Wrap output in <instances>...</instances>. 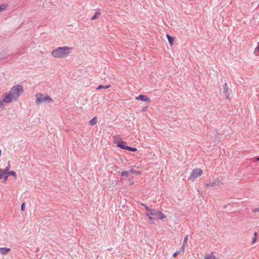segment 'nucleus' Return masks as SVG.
<instances>
[{
  "mask_svg": "<svg viewBox=\"0 0 259 259\" xmlns=\"http://www.w3.org/2000/svg\"><path fill=\"white\" fill-rule=\"evenodd\" d=\"M166 37L168 39V41L170 45L171 46H172L174 45V38L168 34L166 35Z\"/></svg>",
  "mask_w": 259,
  "mask_h": 259,
  "instance_id": "nucleus-14",
  "label": "nucleus"
},
{
  "mask_svg": "<svg viewBox=\"0 0 259 259\" xmlns=\"http://www.w3.org/2000/svg\"><path fill=\"white\" fill-rule=\"evenodd\" d=\"M229 88L228 87L227 83H225L224 85V93L225 94L226 97L227 99L229 98Z\"/></svg>",
  "mask_w": 259,
  "mask_h": 259,
  "instance_id": "nucleus-12",
  "label": "nucleus"
},
{
  "mask_svg": "<svg viewBox=\"0 0 259 259\" xmlns=\"http://www.w3.org/2000/svg\"><path fill=\"white\" fill-rule=\"evenodd\" d=\"M9 169H10V167L8 166H7L6 167V175H7V181L8 180V177L9 176H12L13 177H14L15 178H16L17 177V175H16V173L15 171H9Z\"/></svg>",
  "mask_w": 259,
  "mask_h": 259,
  "instance_id": "nucleus-8",
  "label": "nucleus"
},
{
  "mask_svg": "<svg viewBox=\"0 0 259 259\" xmlns=\"http://www.w3.org/2000/svg\"><path fill=\"white\" fill-rule=\"evenodd\" d=\"M204 259H217L213 252L206 254L204 256Z\"/></svg>",
  "mask_w": 259,
  "mask_h": 259,
  "instance_id": "nucleus-13",
  "label": "nucleus"
},
{
  "mask_svg": "<svg viewBox=\"0 0 259 259\" xmlns=\"http://www.w3.org/2000/svg\"><path fill=\"white\" fill-rule=\"evenodd\" d=\"M257 160H259V157L257 158Z\"/></svg>",
  "mask_w": 259,
  "mask_h": 259,
  "instance_id": "nucleus-27",
  "label": "nucleus"
},
{
  "mask_svg": "<svg viewBox=\"0 0 259 259\" xmlns=\"http://www.w3.org/2000/svg\"><path fill=\"white\" fill-rule=\"evenodd\" d=\"M146 210L148 212L146 213V215L148 217L150 221H153L152 216L156 217L157 219L162 220L166 218V217L160 211L156 210L155 209H150L148 206H145Z\"/></svg>",
  "mask_w": 259,
  "mask_h": 259,
  "instance_id": "nucleus-3",
  "label": "nucleus"
},
{
  "mask_svg": "<svg viewBox=\"0 0 259 259\" xmlns=\"http://www.w3.org/2000/svg\"><path fill=\"white\" fill-rule=\"evenodd\" d=\"M202 170L200 168H196L194 169L191 172L190 178L192 179H195L202 175Z\"/></svg>",
  "mask_w": 259,
  "mask_h": 259,
  "instance_id": "nucleus-7",
  "label": "nucleus"
},
{
  "mask_svg": "<svg viewBox=\"0 0 259 259\" xmlns=\"http://www.w3.org/2000/svg\"><path fill=\"white\" fill-rule=\"evenodd\" d=\"M21 209L22 211H24L25 210V204L23 203L21 205Z\"/></svg>",
  "mask_w": 259,
  "mask_h": 259,
  "instance_id": "nucleus-26",
  "label": "nucleus"
},
{
  "mask_svg": "<svg viewBox=\"0 0 259 259\" xmlns=\"http://www.w3.org/2000/svg\"><path fill=\"white\" fill-rule=\"evenodd\" d=\"M254 52L259 53V46L255 48Z\"/></svg>",
  "mask_w": 259,
  "mask_h": 259,
  "instance_id": "nucleus-25",
  "label": "nucleus"
},
{
  "mask_svg": "<svg viewBox=\"0 0 259 259\" xmlns=\"http://www.w3.org/2000/svg\"><path fill=\"white\" fill-rule=\"evenodd\" d=\"M97 122V118L96 117H94L90 121V124L91 125H95Z\"/></svg>",
  "mask_w": 259,
  "mask_h": 259,
  "instance_id": "nucleus-15",
  "label": "nucleus"
},
{
  "mask_svg": "<svg viewBox=\"0 0 259 259\" xmlns=\"http://www.w3.org/2000/svg\"><path fill=\"white\" fill-rule=\"evenodd\" d=\"M6 170L5 169H3L0 168V180L3 179L4 182L7 181V175H6Z\"/></svg>",
  "mask_w": 259,
  "mask_h": 259,
  "instance_id": "nucleus-10",
  "label": "nucleus"
},
{
  "mask_svg": "<svg viewBox=\"0 0 259 259\" xmlns=\"http://www.w3.org/2000/svg\"><path fill=\"white\" fill-rule=\"evenodd\" d=\"M254 236L252 238V241H251V244H253L256 242V237H257V233L255 232L254 234Z\"/></svg>",
  "mask_w": 259,
  "mask_h": 259,
  "instance_id": "nucleus-20",
  "label": "nucleus"
},
{
  "mask_svg": "<svg viewBox=\"0 0 259 259\" xmlns=\"http://www.w3.org/2000/svg\"><path fill=\"white\" fill-rule=\"evenodd\" d=\"M129 171L124 170L121 172V175L123 177H128L129 176Z\"/></svg>",
  "mask_w": 259,
  "mask_h": 259,
  "instance_id": "nucleus-16",
  "label": "nucleus"
},
{
  "mask_svg": "<svg viewBox=\"0 0 259 259\" xmlns=\"http://www.w3.org/2000/svg\"><path fill=\"white\" fill-rule=\"evenodd\" d=\"M16 101L13 96L9 92L5 93L3 95L2 99L0 100V108H4L6 104L10 103Z\"/></svg>",
  "mask_w": 259,
  "mask_h": 259,
  "instance_id": "nucleus-5",
  "label": "nucleus"
},
{
  "mask_svg": "<svg viewBox=\"0 0 259 259\" xmlns=\"http://www.w3.org/2000/svg\"><path fill=\"white\" fill-rule=\"evenodd\" d=\"M13 98L17 100L23 92V88L21 85H16L13 87L9 91Z\"/></svg>",
  "mask_w": 259,
  "mask_h": 259,
  "instance_id": "nucleus-4",
  "label": "nucleus"
},
{
  "mask_svg": "<svg viewBox=\"0 0 259 259\" xmlns=\"http://www.w3.org/2000/svg\"><path fill=\"white\" fill-rule=\"evenodd\" d=\"M110 87V85H106V86H104V85H99L98 88H97V90H100L101 89H108Z\"/></svg>",
  "mask_w": 259,
  "mask_h": 259,
  "instance_id": "nucleus-19",
  "label": "nucleus"
},
{
  "mask_svg": "<svg viewBox=\"0 0 259 259\" xmlns=\"http://www.w3.org/2000/svg\"><path fill=\"white\" fill-rule=\"evenodd\" d=\"M113 142L117 147L122 149L127 150L132 152H136L138 150L136 148H132L127 146L126 143L123 141L119 137H114L113 138Z\"/></svg>",
  "mask_w": 259,
  "mask_h": 259,
  "instance_id": "nucleus-2",
  "label": "nucleus"
},
{
  "mask_svg": "<svg viewBox=\"0 0 259 259\" xmlns=\"http://www.w3.org/2000/svg\"><path fill=\"white\" fill-rule=\"evenodd\" d=\"M72 50V48L67 46L58 47L51 52L52 57L57 59H64L67 57Z\"/></svg>",
  "mask_w": 259,
  "mask_h": 259,
  "instance_id": "nucleus-1",
  "label": "nucleus"
},
{
  "mask_svg": "<svg viewBox=\"0 0 259 259\" xmlns=\"http://www.w3.org/2000/svg\"><path fill=\"white\" fill-rule=\"evenodd\" d=\"M129 172H131V173H133V174H137V175H139V174H141V171H135L133 169H131L129 171Z\"/></svg>",
  "mask_w": 259,
  "mask_h": 259,
  "instance_id": "nucleus-22",
  "label": "nucleus"
},
{
  "mask_svg": "<svg viewBox=\"0 0 259 259\" xmlns=\"http://www.w3.org/2000/svg\"><path fill=\"white\" fill-rule=\"evenodd\" d=\"M181 252V251H177L175 253H174L173 254V257H176V256H177Z\"/></svg>",
  "mask_w": 259,
  "mask_h": 259,
  "instance_id": "nucleus-24",
  "label": "nucleus"
},
{
  "mask_svg": "<svg viewBox=\"0 0 259 259\" xmlns=\"http://www.w3.org/2000/svg\"><path fill=\"white\" fill-rule=\"evenodd\" d=\"M215 185H216V183L215 182H212V183H210L209 184H206V186H210V187H214V186H215Z\"/></svg>",
  "mask_w": 259,
  "mask_h": 259,
  "instance_id": "nucleus-23",
  "label": "nucleus"
},
{
  "mask_svg": "<svg viewBox=\"0 0 259 259\" xmlns=\"http://www.w3.org/2000/svg\"><path fill=\"white\" fill-rule=\"evenodd\" d=\"M136 100H141L143 101L150 102L151 100L149 98H148L147 96L140 95L138 97L136 98Z\"/></svg>",
  "mask_w": 259,
  "mask_h": 259,
  "instance_id": "nucleus-9",
  "label": "nucleus"
},
{
  "mask_svg": "<svg viewBox=\"0 0 259 259\" xmlns=\"http://www.w3.org/2000/svg\"><path fill=\"white\" fill-rule=\"evenodd\" d=\"M188 239V235H187L184 238V244H186L187 242ZM184 245H185V244L183 245V246L182 247V251L184 250Z\"/></svg>",
  "mask_w": 259,
  "mask_h": 259,
  "instance_id": "nucleus-21",
  "label": "nucleus"
},
{
  "mask_svg": "<svg viewBox=\"0 0 259 259\" xmlns=\"http://www.w3.org/2000/svg\"><path fill=\"white\" fill-rule=\"evenodd\" d=\"M8 8V5L6 4L2 5L0 6V12L6 10Z\"/></svg>",
  "mask_w": 259,
  "mask_h": 259,
  "instance_id": "nucleus-17",
  "label": "nucleus"
},
{
  "mask_svg": "<svg viewBox=\"0 0 259 259\" xmlns=\"http://www.w3.org/2000/svg\"><path fill=\"white\" fill-rule=\"evenodd\" d=\"M100 15H101V14L99 12L96 13V14L94 15V16H93V17L91 18V20H95V19L98 18L99 17V16H100Z\"/></svg>",
  "mask_w": 259,
  "mask_h": 259,
  "instance_id": "nucleus-18",
  "label": "nucleus"
},
{
  "mask_svg": "<svg viewBox=\"0 0 259 259\" xmlns=\"http://www.w3.org/2000/svg\"><path fill=\"white\" fill-rule=\"evenodd\" d=\"M11 250V249L7 247H0V253L3 255H6Z\"/></svg>",
  "mask_w": 259,
  "mask_h": 259,
  "instance_id": "nucleus-11",
  "label": "nucleus"
},
{
  "mask_svg": "<svg viewBox=\"0 0 259 259\" xmlns=\"http://www.w3.org/2000/svg\"><path fill=\"white\" fill-rule=\"evenodd\" d=\"M53 101V99L48 95L45 96L42 94L36 95V102L37 103H50Z\"/></svg>",
  "mask_w": 259,
  "mask_h": 259,
  "instance_id": "nucleus-6",
  "label": "nucleus"
}]
</instances>
